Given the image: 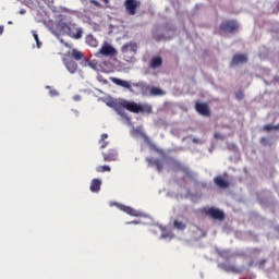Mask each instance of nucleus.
I'll use <instances>...</instances> for the list:
<instances>
[{
    "mask_svg": "<svg viewBox=\"0 0 279 279\" xmlns=\"http://www.w3.org/2000/svg\"><path fill=\"white\" fill-rule=\"evenodd\" d=\"M122 108L124 110H129V112H134L135 114H138V112H141V105L134 101H129V100L119 101L117 107V112L118 114H120V117H125V112H123Z\"/></svg>",
    "mask_w": 279,
    "mask_h": 279,
    "instance_id": "1",
    "label": "nucleus"
},
{
    "mask_svg": "<svg viewBox=\"0 0 279 279\" xmlns=\"http://www.w3.org/2000/svg\"><path fill=\"white\" fill-rule=\"evenodd\" d=\"M136 51H138V46L134 43L124 44L121 48L122 58L126 62H132V60H134Z\"/></svg>",
    "mask_w": 279,
    "mask_h": 279,
    "instance_id": "2",
    "label": "nucleus"
},
{
    "mask_svg": "<svg viewBox=\"0 0 279 279\" xmlns=\"http://www.w3.org/2000/svg\"><path fill=\"white\" fill-rule=\"evenodd\" d=\"M219 29L226 34H233L239 29V24L235 20H227L221 22Z\"/></svg>",
    "mask_w": 279,
    "mask_h": 279,
    "instance_id": "3",
    "label": "nucleus"
},
{
    "mask_svg": "<svg viewBox=\"0 0 279 279\" xmlns=\"http://www.w3.org/2000/svg\"><path fill=\"white\" fill-rule=\"evenodd\" d=\"M96 56L97 58H99V56H105V58H114V56H117V49H114L110 44L105 43Z\"/></svg>",
    "mask_w": 279,
    "mask_h": 279,
    "instance_id": "4",
    "label": "nucleus"
},
{
    "mask_svg": "<svg viewBox=\"0 0 279 279\" xmlns=\"http://www.w3.org/2000/svg\"><path fill=\"white\" fill-rule=\"evenodd\" d=\"M204 214L208 217H210L211 219L214 220H218V221H222L225 220V214L223 211L217 209V208H214V207H210V208H204Z\"/></svg>",
    "mask_w": 279,
    "mask_h": 279,
    "instance_id": "5",
    "label": "nucleus"
},
{
    "mask_svg": "<svg viewBox=\"0 0 279 279\" xmlns=\"http://www.w3.org/2000/svg\"><path fill=\"white\" fill-rule=\"evenodd\" d=\"M64 46L68 47V49H70L66 52V56L69 58H72L73 60H76V61L85 60L86 57L84 56V52H82L75 48H71V46L68 43H65Z\"/></svg>",
    "mask_w": 279,
    "mask_h": 279,
    "instance_id": "6",
    "label": "nucleus"
},
{
    "mask_svg": "<svg viewBox=\"0 0 279 279\" xmlns=\"http://www.w3.org/2000/svg\"><path fill=\"white\" fill-rule=\"evenodd\" d=\"M62 29L66 32L69 36H71L72 38H75V40H80V38H82V34H84V31H82V28H77L76 33H73V31L71 29V26H69L66 23L62 24Z\"/></svg>",
    "mask_w": 279,
    "mask_h": 279,
    "instance_id": "7",
    "label": "nucleus"
},
{
    "mask_svg": "<svg viewBox=\"0 0 279 279\" xmlns=\"http://www.w3.org/2000/svg\"><path fill=\"white\" fill-rule=\"evenodd\" d=\"M124 8H125L126 12L130 14V16H134V14H136V10L138 8V2H136V0H125Z\"/></svg>",
    "mask_w": 279,
    "mask_h": 279,
    "instance_id": "8",
    "label": "nucleus"
},
{
    "mask_svg": "<svg viewBox=\"0 0 279 279\" xmlns=\"http://www.w3.org/2000/svg\"><path fill=\"white\" fill-rule=\"evenodd\" d=\"M196 111L203 117H210V109L206 102L197 101L195 104Z\"/></svg>",
    "mask_w": 279,
    "mask_h": 279,
    "instance_id": "9",
    "label": "nucleus"
},
{
    "mask_svg": "<svg viewBox=\"0 0 279 279\" xmlns=\"http://www.w3.org/2000/svg\"><path fill=\"white\" fill-rule=\"evenodd\" d=\"M174 171H182L187 178H193V172H191L187 166H183L180 161H173Z\"/></svg>",
    "mask_w": 279,
    "mask_h": 279,
    "instance_id": "10",
    "label": "nucleus"
},
{
    "mask_svg": "<svg viewBox=\"0 0 279 279\" xmlns=\"http://www.w3.org/2000/svg\"><path fill=\"white\" fill-rule=\"evenodd\" d=\"M102 157L105 162H116V160L119 159V155L114 149H110L108 153H102Z\"/></svg>",
    "mask_w": 279,
    "mask_h": 279,
    "instance_id": "11",
    "label": "nucleus"
},
{
    "mask_svg": "<svg viewBox=\"0 0 279 279\" xmlns=\"http://www.w3.org/2000/svg\"><path fill=\"white\" fill-rule=\"evenodd\" d=\"M219 268L225 270L226 272H232V274H241L242 270L231 264L228 263H222L218 265Z\"/></svg>",
    "mask_w": 279,
    "mask_h": 279,
    "instance_id": "12",
    "label": "nucleus"
},
{
    "mask_svg": "<svg viewBox=\"0 0 279 279\" xmlns=\"http://www.w3.org/2000/svg\"><path fill=\"white\" fill-rule=\"evenodd\" d=\"M247 57L244 53H235L232 58L231 66L239 65L241 63H246Z\"/></svg>",
    "mask_w": 279,
    "mask_h": 279,
    "instance_id": "13",
    "label": "nucleus"
},
{
    "mask_svg": "<svg viewBox=\"0 0 279 279\" xmlns=\"http://www.w3.org/2000/svg\"><path fill=\"white\" fill-rule=\"evenodd\" d=\"M63 64L68 69L69 73H76L77 72V62L71 59H63Z\"/></svg>",
    "mask_w": 279,
    "mask_h": 279,
    "instance_id": "14",
    "label": "nucleus"
},
{
    "mask_svg": "<svg viewBox=\"0 0 279 279\" xmlns=\"http://www.w3.org/2000/svg\"><path fill=\"white\" fill-rule=\"evenodd\" d=\"M110 80L117 86H121L122 88H128V90H132V85L130 84V82L117 77H111Z\"/></svg>",
    "mask_w": 279,
    "mask_h": 279,
    "instance_id": "15",
    "label": "nucleus"
},
{
    "mask_svg": "<svg viewBox=\"0 0 279 279\" xmlns=\"http://www.w3.org/2000/svg\"><path fill=\"white\" fill-rule=\"evenodd\" d=\"M119 210H122V213H126V215H131V217H138V211L136 209L125 206V205H118Z\"/></svg>",
    "mask_w": 279,
    "mask_h": 279,
    "instance_id": "16",
    "label": "nucleus"
},
{
    "mask_svg": "<svg viewBox=\"0 0 279 279\" xmlns=\"http://www.w3.org/2000/svg\"><path fill=\"white\" fill-rule=\"evenodd\" d=\"M214 182L219 189H228L230 186V183L223 177H215Z\"/></svg>",
    "mask_w": 279,
    "mask_h": 279,
    "instance_id": "17",
    "label": "nucleus"
},
{
    "mask_svg": "<svg viewBox=\"0 0 279 279\" xmlns=\"http://www.w3.org/2000/svg\"><path fill=\"white\" fill-rule=\"evenodd\" d=\"M89 190L92 191V193H99V191H101V180L99 179L92 180Z\"/></svg>",
    "mask_w": 279,
    "mask_h": 279,
    "instance_id": "18",
    "label": "nucleus"
},
{
    "mask_svg": "<svg viewBox=\"0 0 279 279\" xmlns=\"http://www.w3.org/2000/svg\"><path fill=\"white\" fill-rule=\"evenodd\" d=\"M147 161H148L149 166L155 167L158 172L162 171L163 163H162L161 159L151 158V159H147Z\"/></svg>",
    "mask_w": 279,
    "mask_h": 279,
    "instance_id": "19",
    "label": "nucleus"
},
{
    "mask_svg": "<svg viewBox=\"0 0 279 279\" xmlns=\"http://www.w3.org/2000/svg\"><path fill=\"white\" fill-rule=\"evenodd\" d=\"M86 45H88L89 47H99V41H97V38H95V36L93 35H87L86 39H85Z\"/></svg>",
    "mask_w": 279,
    "mask_h": 279,
    "instance_id": "20",
    "label": "nucleus"
},
{
    "mask_svg": "<svg viewBox=\"0 0 279 279\" xmlns=\"http://www.w3.org/2000/svg\"><path fill=\"white\" fill-rule=\"evenodd\" d=\"M160 66H162V57H160V56L154 57L150 60V68L158 69Z\"/></svg>",
    "mask_w": 279,
    "mask_h": 279,
    "instance_id": "21",
    "label": "nucleus"
},
{
    "mask_svg": "<svg viewBox=\"0 0 279 279\" xmlns=\"http://www.w3.org/2000/svg\"><path fill=\"white\" fill-rule=\"evenodd\" d=\"M153 38L157 41V43H160V41H167L169 39H171V37H167L162 34H158V32H154L153 33Z\"/></svg>",
    "mask_w": 279,
    "mask_h": 279,
    "instance_id": "22",
    "label": "nucleus"
},
{
    "mask_svg": "<svg viewBox=\"0 0 279 279\" xmlns=\"http://www.w3.org/2000/svg\"><path fill=\"white\" fill-rule=\"evenodd\" d=\"M149 93H150V96H165L166 95V92L158 87H151L149 89Z\"/></svg>",
    "mask_w": 279,
    "mask_h": 279,
    "instance_id": "23",
    "label": "nucleus"
},
{
    "mask_svg": "<svg viewBox=\"0 0 279 279\" xmlns=\"http://www.w3.org/2000/svg\"><path fill=\"white\" fill-rule=\"evenodd\" d=\"M141 112L145 114H151V105L149 104H142L141 105Z\"/></svg>",
    "mask_w": 279,
    "mask_h": 279,
    "instance_id": "24",
    "label": "nucleus"
},
{
    "mask_svg": "<svg viewBox=\"0 0 279 279\" xmlns=\"http://www.w3.org/2000/svg\"><path fill=\"white\" fill-rule=\"evenodd\" d=\"M173 227H174V229H177L179 231H183V230H185L186 225L183 221L174 220Z\"/></svg>",
    "mask_w": 279,
    "mask_h": 279,
    "instance_id": "25",
    "label": "nucleus"
},
{
    "mask_svg": "<svg viewBox=\"0 0 279 279\" xmlns=\"http://www.w3.org/2000/svg\"><path fill=\"white\" fill-rule=\"evenodd\" d=\"M106 138H108V134L106 133L101 134L99 140L100 149H106V146L108 145V142H106Z\"/></svg>",
    "mask_w": 279,
    "mask_h": 279,
    "instance_id": "26",
    "label": "nucleus"
},
{
    "mask_svg": "<svg viewBox=\"0 0 279 279\" xmlns=\"http://www.w3.org/2000/svg\"><path fill=\"white\" fill-rule=\"evenodd\" d=\"M131 136H133V138H138L141 136V126H133L131 130Z\"/></svg>",
    "mask_w": 279,
    "mask_h": 279,
    "instance_id": "27",
    "label": "nucleus"
},
{
    "mask_svg": "<svg viewBox=\"0 0 279 279\" xmlns=\"http://www.w3.org/2000/svg\"><path fill=\"white\" fill-rule=\"evenodd\" d=\"M96 171H97L98 173H106V172H110L111 169H110V166H98V167L96 168Z\"/></svg>",
    "mask_w": 279,
    "mask_h": 279,
    "instance_id": "28",
    "label": "nucleus"
},
{
    "mask_svg": "<svg viewBox=\"0 0 279 279\" xmlns=\"http://www.w3.org/2000/svg\"><path fill=\"white\" fill-rule=\"evenodd\" d=\"M32 34H33V37H34V39H35V41L37 44L38 49H40V46L43 44L40 43V39L38 38V34L36 33V31H32Z\"/></svg>",
    "mask_w": 279,
    "mask_h": 279,
    "instance_id": "29",
    "label": "nucleus"
},
{
    "mask_svg": "<svg viewBox=\"0 0 279 279\" xmlns=\"http://www.w3.org/2000/svg\"><path fill=\"white\" fill-rule=\"evenodd\" d=\"M141 217H142V221H141L142 225H149V222L151 221V218L145 215H141Z\"/></svg>",
    "mask_w": 279,
    "mask_h": 279,
    "instance_id": "30",
    "label": "nucleus"
},
{
    "mask_svg": "<svg viewBox=\"0 0 279 279\" xmlns=\"http://www.w3.org/2000/svg\"><path fill=\"white\" fill-rule=\"evenodd\" d=\"M263 130L265 132L276 131V126H272V124H266Z\"/></svg>",
    "mask_w": 279,
    "mask_h": 279,
    "instance_id": "31",
    "label": "nucleus"
},
{
    "mask_svg": "<svg viewBox=\"0 0 279 279\" xmlns=\"http://www.w3.org/2000/svg\"><path fill=\"white\" fill-rule=\"evenodd\" d=\"M49 95H50V97H58V90L50 89Z\"/></svg>",
    "mask_w": 279,
    "mask_h": 279,
    "instance_id": "32",
    "label": "nucleus"
},
{
    "mask_svg": "<svg viewBox=\"0 0 279 279\" xmlns=\"http://www.w3.org/2000/svg\"><path fill=\"white\" fill-rule=\"evenodd\" d=\"M260 144H263L264 146H266V145L268 144L267 137H260Z\"/></svg>",
    "mask_w": 279,
    "mask_h": 279,
    "instance_id": "33",
    "label": "nucleus"
},
{
    "mask_svg": "<svg viewBox=\"0 0 279 279\" xmlns=\"http://www.w3.org/2000/svg\"><path fill=\"white\" fill-rule=\"evenodd\" d=\"M3 32H5V27L3 25L0 26V36H3Z\"/></svg>",
    "mask_w": 279,
    "mask_h": 279,
    "instance_id": "34",
    "label": "nucleus"
},
{
    "mask_svg": "<svg viewBox=\"0 0 279 279\" xmlns=\"http://www.w3.org/2000/svg\"><path fill=\"white\" fill-rule=\"evenodd\" d=\"M161 238H163V239L170 238L171 239V238H173V235H171V234H162Z\"/></svg>",
    "mask_w": 279,
    "mask_h": 279,
    "instance_id": "35",
    "label": "nucleus"
},
{
    "mask_svg": "<svg viewBox=\"0 0 279 279\" xmlns=\"http://www.w3.org/2000/svg\"><path fill=\"white\" fill-rule=\"evenodd\" d=\"M215 138H216V140H219V138H221V135H220V133H215Z\"/></svg>",
    "mask_w": 279,
    "mask_h": 279,
    "instance_id": "36",
    "label": "nucleus"
},
{
    "mask_svg": "<svg viewBox=\"0 0 279 279\" xmlns=\"http://www.w3.org/2000/svg\"><path fill=\"white\" fill-rule=\"evenodd\" d=\"M142 90H143V94H145V85L142 84Z\"/></svg>",
    "mask_w": 279,
    "mask_h": 279,
    "instance_id": "37",
    "label": "nucleus"
},
{
    "mask_svg": "<svg viewBox=\"0 0 279 279\" xmlns=\"http://www.w3.org/2000/svg\"><path fill=\"white\" fill-rule=\"evenodd\" d=\"M75 101H80V96L74 97Z\"/></svg>",
    "mask_w": 279,
    "mask_h": 279,
    "instance_id": "38",
    "label": "nucleus"
},
{
    "mask_svg": "<svg viewBox=\"0 0 279 279\" xmlns=\"http://www.w3.org/2000/svg\"><path fill=\"white\" fill-rule=\"evenodd\" d=\"M89 66H92V69H95V65H93V63H88Z\"/></svg>",
    "mask_w": 279,
    "mask_h": 279,
    "instance_id": "39",
    "label": "nucleus"
},
{
    "mask_svg": "<svg viewBox=\"0 0 279 279\" xmlns=\"http://www.w3.org/2000/svg\"><path fill=\"white\" fill-rule=\"evenodd\" d=\"M276 131H279V123L276 125Z\"/></svg>",
    "mask_w": 279,
    "mask_h": 279,
    "instance_id": "40",
    "label": "nucleus"
},
{
    "mask_svg": "<svg viewBox=\"0 0 279 279\" xmlns=\"http://www.w3.org/2000/svg\"><path fill=\"white\" fill-rule=\"evenodd\" d=\"M265 263H266V260H262V262H260V265H265Z\"/></svg>",
    "mask_w": 279,
    "mask_h": 279,
    "instance_id": "41",
    "label": "nucleus"
},
{
    "mask_svg": "<svg viewBox=\"0 0 279 279\" xmlns=\"http://www.w3.org/2000/svg\"><path fill=\"white\" fill-rule=\"evenodd\" d=\"M95 5H99V3L97 1H94Z\"/></svg>",
    "mask_w": 279,
    "mask_h": 279,
    "instance_id": "42",
    "label": "nucleus"
}]
</instances>
